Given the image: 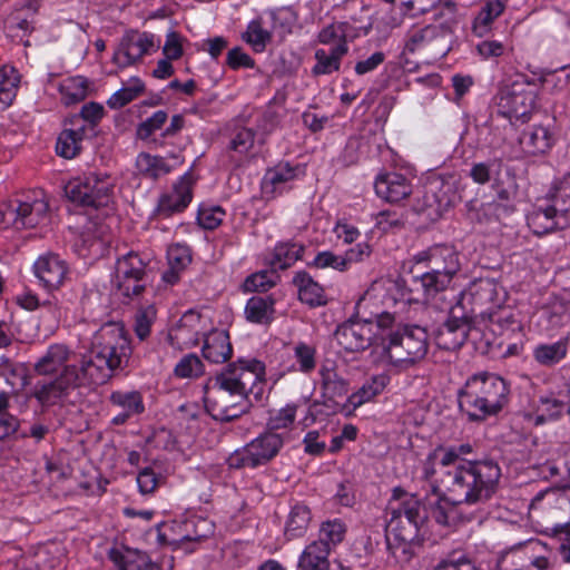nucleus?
Segmentation results:
<instances>
[{"label":"nucleus","mask_w":570,"mask_h":570,"mask_svg":"<svg viewBox=\"0 0 570 570\" xmlns=\"http://www.w3.org/2000/svg\"><path fill=\"white\" fill-rule=\"evenodd\" d=\"M468 443L436 446L420 462L417 478L436 497L431 502L429 519L441 527L453 528L461 521L459 504L485 502L495 493L501 469L494 461H470Z\"/></svg>","instance_id":"nucleus-1"},{"label":"nucleus","mask_w":570,"mask_h":570,"mask_svg":"<svg viewBox=\"0 0 570 570\" xmlns=\"http://www.w3.org/2000/svg\"><path fill=\"white\" fill-rule=\"evenodd\" d=\"M131 354L128 335L121 324H104L92 336L88 354L81 356L80 368L89 383H106L115 370L126 364Z\"/></svg>","instance_id":"nucleus-2"},{"label":"nucleus","mask_w":570,"mask_h":570,"mask_svg":"<svg viewBox=\"0 0 570 570\" xmlns=\"http://www.w3.org/2000/svg\"><path fill=\"white\" fill-rule=\"evenodd\" d=\"M509 389L497 374L481 372L471 375L458 392L459 406L471 420L497 415L508 403Z\"/></svg>","instance_id":"nucleus-3"},{"label":"nucleus","mask_w":570,"mask_h":570,"mask_svg":"<svg viewBox=\"0 0 570 570\" xmlns=\"http://www.w3.org/2000/svg\"><path fill=\"white\" fill-rule=\"evenodd\" d=\"M415 266L426 271L413 277V283L426 299L448 288L461 268L459 253L451 246L435 245L412 256Z\"/></svg>","instance_id":"nucleus-4"},{"label":"nucleus","mask_w":570,"mask_h":570,"mask_svg":"<svg viewBox=\"0 0 570 570\" xmlns=\"http://www.w3.org/2000/svg\"><path fill=\"white\" fill-rule=\"evenodd\" d=\"M404 304L403 292L391 278L374 281L356 302V317L373 320L381 333L389 334L399 320L397 306Z\"/></svg>","instance_id":"nucleus-5"},{"label":"nucleus","mask_w":570,"mask_h":570,"mask_svg":"<svg viewBox=\"0 0 570 570\" xmlns=\"http://www.w3.org/2000/svg\"><path fill=\"white\" fill-rule=\"evenodd\" d=\"M428 334L420 326L396 322L381 343V362L397 371H404L423 360L428 353Z\"/></svg>","instance_id":"nucleus-6"},{"label":"nucleus","mask_w":570,"mask_h":570,"mask_svg":"<svg viewBox=\"0 0 570 570\" xmlns=\"http://www.w3.org/2000/svg\"><path fill=\"white\" fill-rule=\"evenodd\" d=\"M391 518L386 527V540L390 546L400 544L403 552L409 546L420 540L421 529L426 519L420 500L414 495H406L390 503Z\"/></svg>","instance_id":"nucleus-7"},{"label":"nucleus","mask_w":570,"mask_h":570,"mask_svg":"<svg viewBox=\"0 0 570 570\" xmlns=\"http://www.w3.org/2000/svg\"><path fill=\"white\" fill-rule=\"evenodd\" d=\"M117 179L106 171L75 177L65 187L66 196L83 206H107L114 198Z\"/></svg>","instance_id":"nucleus-8"},{"label":"nucleus","mask_w":570,"mask_h":570,"mask_svg":"<svg viewBox=\"0 0 570 570\" xmlns=\"http://www.w3.org/2000/svg\"><path fill=\"white\" fill-rule=\"evenodd\" d=\"M538 94L532 82L523 77L504 83L494 100L498 112L513 121H527L535 108Z\"/></svg>","instance_id":"nucleus-9"},{"label":"nucleus","mask_w":570,"mask_h":570,"mask_svg":"<svg viewBox=\"0 0 570 570\" xmlns=\"http://www.w3.org/2000/svg\"><path fill=\"white\" fill-rule=\"evenodd\" d=\"M265 365L256 358H240L217 376V382L230 387L246 400L253 394L256 399L263 393Z\"/></svg>","instance_id":"nucleus-10"},{"label":"nucleus","mask_w":570,"mask_h":570,"mask_svg":"<svg viewBox=\"0 0 570 570\" xmlns=\"http://www.w3.org/2000/svg\"><path fill=\"white\" fill-rule=\"evenodd\" d=\"M283 444L284 440L281 434L272 431L263 433L229 454L227 464L232 469H255L275 458Z\"/></svg>","instance_id":"nucleus-11"},{"label":"nucleus","mask_w":570,"mask_h":570,"mask_svg":"<svg viewBox=\"0 0 570 570\" xmlns=\"http://www.w3.org/2000/svg\"><path fill=\"white\" fill-rule=\"evenodd\" d=\"M387 334L381 333L373 320L356 317L342 324L335 332L340 346L348 352H361L372 346L381 355V343Z\"/></svg>","instance_id":"nucleus-12"},{"label":"nucleus","mask_w":570,"mask_h":570,"mask_svg":"<svg viewBox=\"0 0 570 570\" xmlns=\"http://www.w3.org/2000/svg\"><path fill=\"white\" fill-rule=\"evenodd\" d=\"M89 384L80 367L75 370L69 366L55 380L37 382L32 395L42 406H52L65 402L76 387Z\"/></svg>","instance_id":"nucleus-13"},{"label":"nucleus","mask_w":570,"mask_h":570,"mask_svg":"<svg viewBox=\"0 0 570 570\" xmlns=\"http://www.w3.org/2000/svg\"><path fill=\"white\" fill-rule=\"evenodd\" d=\"M204 403L210 416L217 421H232L248 411L249 402L239 393L222 382L215 381L214 385L205 392Z\"/></svg>","instance_id":"nucleus-14"},{"label":"nucleus","mask_w":570,"mask_h":570,"mask_svg":"<svg viewBox=\"0 0 570 570\" xmlns=\"http://www.w3.org/2000/svg\"><path fill=\"white\" fill-rule=\"evenodd\" d=\"M503 288L492 278L480 277L472 281L459 295L455 305L466 306L481 317L482 309H492L504 302Z\"/></svg>","instance_id":"nucleus-15"},{"label":"nucleus","mask_w":570,"mask_h":570,"mask_svg":"<svg viewBox=\"0 0 570 570\" xmlns=\"http://www.w3.org/2000/svg\"><path fill=\"white\" fill-rule=\"evenodd\" d=\"M208 316L189 309L169 328L168 342L178 350L195 347L210 328Z\"/></svg>","instance_id":"nucleus-16"},{"label":"nucleus","mask_w":570,"mask_h":570,"mask_svg":"<svg viewBox=\"0 0 570 570\" xmlns=\"http://www.w3.org/2000/svg\"><path fill=\"white\" fill-rule=\"evenodd\" d=\"M146 266V259L138 253L129 252L118 258L114 282L122 296L132 297L142 292Z\"/></svg>","instance_id":"nucleus-17"},{"label":"nucleus","mask_w":570,"mask_h":570,"mask_svg":"<svg viewBox=\"0 0 570 570\" xmlns=\"http://www.w3.org/2000/svg\"><path fill=\"white\" fill-rule=\"evenodd\" d=\"M471 311L453 305L446 321L436 330L435 342L440 348L455 350L463 345L471 330Z\"/></svg>","instance_id":"nucleus-18"},{"label":"nucleus","mask_w":570,"mask_h":570,"mask_svg":"<svg viewBox=\"0 0 570 570\" xmlns=\"http://www.w3.org/2000/svg\"><path fill=\"white\" fill-rule=\"evenodd\" d=\"M159 43L155 36L148 32H127L119 41L112 62L119 68H127L139 61L145 55L156 51Z\"/></svg>","instance_id":"nucleus-19"},{"label":"nucleus","mask_w":570,"mask_h":570,"mask_svg":"<svg viewBox=\"0 0 570 570\" xmlns=\"http://www.w3.org/2000/svg\"><path fill=\"white\" fill-rule=\"evenodd\" d=\"M195 178L191 170L181 175L170 190L160 195L155 213L161 217H170L184 212L193 199V187Z\"/></svg>","instance_id":"nucleus-20"},{"label":"nucleus","mask_w":570,"mask_h":570,"mask_svg":"<svg viewBox=\"0 0 570 570\" xmlns=\"http://www.w3.org/2000/svg\"><path fill=\"white\" fill-rule=\"evenodd\" d=\"M81 357L65 344H51L46 353L35 363V371L39 375H51L73 367L79 370Z\"/></svg>","instance_id":"nucleus-21"},{"label":"nucleus","mask_w":570,"mask_h":570,"mask_svg":"<svg viewBox=\"0 0 570 570\" xmlns=\"http://www.w3.org/2000/svg\"><path fill=\"white\" fill-rule=\"evenodd\" d=\"M39 283L49 291L59 288L69 274V266L58 254L40 255L32 266Z\"/></svg>","instance_id":"nucleus-22"},{"label":"nucleus","mask_w":570,"mask_h":570,"mask_svg":"<svg viewBox=\"0 0 570 570\" xmlns=\"http://www.w3.org/2000/svg\"><path fill=\"white\" fill-rule=\"evenodd\" d=\"M303 174L298 166H291L288 163H279L269 168L262 180V193L266 199L282 195L292 183Z\"/></svg>","instance_id":"nucleus-23"},{"label":"nucleus","mask_w":570,"mask_h":570,"mask_svg":"<svg viewBox=\"0 0 570 570\" xmlns=\"http://www.w3.org/2000/svg\"><path fill=\"white\" fill-rule=\"evenodd\" d=\"M88 135V126L79 121L78 118H71L57 138V155L66 159L75 158L80 154L83 140Z\"/></svg>","instance_id":"nucleus-24"},{"label":"nucleus","mask_w":570,"mask_h":570,"mask_svg":"<svg viewBox=\"0 0 570 570\" xmlns=\"http://www.w3.org/2000/svg\"><path fill=\"white\" fill-rule=\"evenodd\" d=\"M48 209L45 198H36L32 202L19 203L16 208L9 209L7 215L16 228H31L46 220Z\"/></svg>","instance_id":"nucleus-25"},{"label":"nucleus","mask_w":570,"mask_h":570,"mask_svg":"<svg viewBox=\"0 0 570 570\" xmlns=\"http://www.w3.org/2000/svg\"><path fill=\"white\" fill-rule=\"evenodd\" d=\"M564 413V403L554 395L541 396L531 410L522 413L529 425H543L560 420Z\"/></svg>","instance_id":"nucleus-26"},{"label":"nucleus","mask_w":570,"mask_h":570,"mask_svg":"<svg viewBox=\"0 0 570 570\" xmlns=\"http://www.w3.org/2000/svg\"><path fill=\"white\" fill-rule=\"evenodd\" d=\"M203 341L202 354L208 362L222 364L230 358L233 348L226 331L214 328L210 324V328L204 335Z\"/></svg>","instance_id":"nucleus-27"},{"label":"nucleus","mask_w":570,"mask_h":570,"mask_svg":"<svg viewBox=\"0 0 570 570\" xmlns=\"http://www.w3.org/2000/svg\"><path fill=\"white\" fill-rule=\"evenodd\" d=\"M374 188L376 195L389 203H399L412 193L410 181L397 173L380 175L375 180Z\"/></svg>","instance_id":"nucleus-28"},{"label":"nucleus","mask_w":570,"mask_h":570,"mask_svg":"<svg viewBox=\"0 0 570 570\" xmlns=\"http://www.w3.org/2000/svg\"><path fill=\"white\" fill-rule=\"evenodd\" d=\"M170 531L173 532L171 541L181 543L207 538L213 533V525L207 519L190 517L184 520H175L170 525Z\"/></svg>","instance_id":"nucleus-29"},{"label":"nucleus","mask_w":570,"mask_h":570,"mask_svg":"<svg viewBox=\"0 0 570 570\" xmlns=\"http://www.w3.org/2000/svg\"><path fill=\"white\" fill-rule=\"evenodd\" d=\"M519 142L525 155L539 156L547 154L552 148L554 137L548 127L534 125L523 130Z\"/></svg>","instance_id":"nucleus-30"},{"label":"nucleus","mask_w":570,"mask_h":570,"mask_svg":"<svg viewBox=\"0 0 570 570\" xmlns=\"http://www.w3.org/2000/svg\"><path fill=\"white\" fill-rule=\"evenodd\" d=\"M348 52V46L346 41L336 43L326 49H316L314 53L315 65L312 68L314 76H325L336 72L341 68L342 59Z\"/></svg>","instance_id":"nucleus-31"},{"label":"nucleus","mask_w":570,"mask_h":570,"mask_svg":"<svg viewBox=\"0 0 570 570\" xmlns=\"http://www.w3.org/2000/svg\"><path fill=\"white\" fill-rule=\"evenodd\" d=\"M173 164H169L160 156L141 153L136 158L137 171L150 179H158L181 165L183 160L179 156H173Z\"/></svg>","instance_id":"nucleus-32"},{"label":"nucleus","mask_w":570,"mask_h":570,"mask_svg":"<svg viewBox=\"0 0 570 570\" xmlns=\"http://www.w3.org/2000/svg\"><path fill=\"white\" fill-rule=\"evenodd\" d=\"M547 199L550 206L562 218L563 223H570V174L556 179L548 193Z\"/></svg>","instance_id":"nucleus-33"},{"label":"nucleus","mask_w":570,"mask_h":570,"mask_svg":"<svg viewBox=\"0 0 570 570\" xmlns=\"http://www.w3.org/2000/svg\"><path fill=\"white\" fill-rule=\"evenodd\" d=\"M505 9V2L502 0H489L487 1L478 14L474 17L472 22V32L479 38H483L489 35L492 30V24L497 18H499Z\"/></svg>","instance_id":"nucleus-34"},{"label":"nucleus","mask_w":570,"mask_h":570,"mask_svg":"<svg viewBox=\"0 0 570 570\" xmlns=\"http://www.w3.org/2000/svg\"><path fill=\"white\" fill-rule=\"evenodd\" d=\"M320 376L321 390L324 397L334 400L347 393L348 383L337 373V370L333 363H324L320 368Z\"/></svg>","instance_id":"nucleus-35"},{"label":"nucleus","mask_w":570,"mask_h":570,"mask_svg":"<svg viewBox=\"0 0 570 570\" xmlns=\"http://www.w3.org/2000/svg\"><path fill=\"white\" fill-rule=\"evenodd\" d=\"M528 225L534 234L542 235L554 230L558 227H564L568 223H563L560 215L549 205L538 207L527 217Z\"/></svg>","instance_id":"nucleus-36"},{"label":"nucleus","mask_w":570,"mask_h":570,"mask_svg":"<svg viewBox=\"0 0 570 570\" xmlns=\"http://www.w3.org/2000/svg\"><path fill=\"white\" fill-rule=\"evenodd\" d=\"M246 320L255 324H268L275 316V299L272 296H253L244 309Z\"/></svg>","instance_id":"nucleus-37"},{"label":"nucleus","mask_w":570,"mask_h":570,"mask_svg":"<svg viewBox=\"0 0 570 570\" xmlns=\"http://www.w3.org/2000/svg\"><path fill=\"white\" fill-rule=\"evenodd\" d=\"M298 289V298L309 306H320L326 303L323 287L307 273L299 272L293 279Z\"/></svg>","instance_id":"nucleus-38"},{"label":"nucleus","mask_w":570,"mask_h":570,"mask_svg":"<svg viewBox=\"0 0 570 570\" xmlns=\"http://www.w3.org/2000/svg\"><path fill=\"white\" fill-rule=\"evenodd\" d=\"M481 318L497 325L503 332H519L522 328L517 313L509 306L500 304L492 309H482Z\"/></svg>","instance_id":"nucleus-39"},{"label":"nucleus","mask_w":570,"mask_h":570,"mask_svg":"<svg viewBox=\"0 0 570 570\" xmlns=\"http://www.w3.org/2000/svg\"><path fill=\"white\" fill-rule=\"evenodd\" d=\"M60 101L65 106H71L85 100L89 91V81L82 76L68 77L58 86Z\"/></svg>","instance_id":"nucleus-40"},{"label":"nucleus","mask_w":570,"mask_h":570,"mask_svg":"<svg viewBox=\"0 0 570 570\" xmlns=\"http://www.w3.org/2000/svg\"><path fill=\"white\" fill-rule=\"evenodd\" d=\"M331 550L323 542H312L302 552L298 567L301 570H328Z\"/></svg>","instance_id":"nucleus-41"},{"label":"nucleus","mask_w":570,"mask_h":570,"mask_svg":"<svg viewBox=\"0 0 570 570\" xmlns=\"http://www.w3.org/2000/svg\"><path fill=\"white\" fill-rule=\"evenodd\" d=\"M311 520V511L306 505H294L288 513L284 529V534L287 540L303 537L308 529Z\"/></svg>","instance_id":"nucleus-42"},{"label":"nucleus","mask_w":570,"mask_h":570,"mask_svg":"<svg viewBox=\"0 0 570 570\" xmlns=\"http://www.w3.org/2000/svg\"><path fill=\"white\" fill-rule=\"evenodd\" d=\"M533 360L541 366L552 367L567 356L564 342L539 343L532 350Z\"/></svg>","instance_id":"nucleus-43"},{"label":"nucleus","mask_w":570,"mask_h":570,"mask_svg":"<svg viewBox=\"0 0 570 570\" xmlns=\"http://www.w3.org/2000/svg\"><path fill=\"white\" fill-rule=\"evenodd\" d=\"M389 383V376L380 374L366 381L355 393H352L347 402L356 409L366 402L373 400L376 395L381 394Z\"/></svg>","instance_id":"nucleus-44"},{"label":"nucleus","mask_w":570,"mask_h":570,"mask_svg":"<svg viewBox=\"0 0 570 570\" xmlns=\"http://www.w3.org/2000/svg\"><path fill=\"white\" fill-rule=\"evenodd\" d=\"M20 83L19 71L12 66L0 68V108H8L14 100Z\"/></svg>","instance_id":"nucleus-45"},{"label":"nucleus","mask_w":570,"mask_h":570,"mask_svg":"<svg viewBox=\"0 0 570 570\" xmlns=\"http://www.w3.org/2000/svg\"><path fill=\"white\" fill-rule=\"evenodd\" d=\"M439 35L440 30L435 26H425L423 28L413 29L407 33L404 51L409 53L419 52L436 41Z\"/></svg>","instance_id":"nucleus-46"},{"label":"nucleus","mask_w":570,"mask_h":570,"mask_svg":"<svg viewBox=\"0 0 570 570\" xmlns=\"http://www.w3.org/2000/svg\"><path fill=\"white\" fill-rule=\"evenodd\" d=\"M110 558L120 570H144L147 567V556L135 549H114Z\"/></svg>","instance_id":"nucleus-47"},{"label":"nucleus","mask_w":570,"mask_h":570,"mask_svg":"<svg viewBox=\"0 0 570 570\" xmlns=\"http://www.w3.org/2000/svg\"><path fill=\"white\" fill-rule=\"evenodd\" d=\"M302 245L295 243H279L275 246L271 261L274 269H285L297 262L303 253Z\"/></svg>","instance_id":"nucleus-48"},{"label":"nucleus","mask_w":570,"mask_h":570,"mask_svg":"<svg viewBox=\"0 0 570 570\" xmlns=\"http://www.w3.org/2000/svg\"><path fill=\"white\" fill-rule=\"evenodd\" d=\"M541 548H546V544L539 540H530L527 543L520 546L513 550L508 558L522 559V556H527L528 563L538 570H547L550 568V560L544 556H535Z\"/></svg>","instance_id":"nucleus-49"},{"label":"nucleus","mask_w":570,"mask_h":570,"mask_svg":"<svg viewBox=\"0 0 570 570\" xmlns=\"http://www.w3.org/2000/svg\"><path fill=\"white\" fill-rule=\"evenodd\" d=\"M144 90V82L139 78L132 77L124 87L110 96L107 100V105L111 109L121 108L139 97Z\"/></svg>","instance_id":"nucleus-50"},{"label":"nucleus","mask_w":570,"mask_h":570,"mask_svg":"<svg viewBox=\"0 0 570 570\" xmlns=\"http://www.w3.org/2000/svg\"><path fill=\"white\" fill-rule=\"evenodd\" d=\"M316 347L305 342H298L293 347V368L303 374L312 373L316 367Z\"/></svg>","instance_id":"nucleus-51"},{"label":"nucleus","mask_w":570,"mask_h":570,"mask_svg":"<svg viewBox=\"0 0 570 570\" xmlns=\"http://www.w3.org/2000/svg\"><path fill=\"white\" fill-rule=\"evenodd\" d=\"M110 403L131 416L145 410L142 396L137 391H115L110 394Z\"/></svg>","instance_id":"nucleus-52"},{"label":"nucleus","mask_w":570,"mask_h":570,"mask_svg":"<svg viewBox=\"0 0 570 570\" xmlns=\"http://www.w3.org/2000/svg\"><path fill=\"white\" fill-rule=\"evenodd\" d=\"M272 31L263 27V20H252L246 31L243 33V39L246 41L256 52H263L271 41Z\"/></svg>","instance_id":"nucleus-53"},{"label":"nucleus","mask_w":570,"mask_h":570,"mask_svg":"<svg viewBox=\"0 0 570 570\" xmlns=\"http://www.w3.org/2000/svg\"><path fill=\"white\" fill-rule=\"evenodd\" d=\"M493 188L498 199L507 204L513 203L519 194V185L517 183V178L510 170H507L504 175L497 173Z\"/></svg>","instance_id":"nucleus-54"},{"label":"nucleus","mask_w":570,"mask_h":570,"mask_svg":"<svg viewBox=\"0 0 570 570\" xmlns=\"http://www.w3.org/2000/svg\"><path fill=\"white\" fill-rule=\"evenodd\" d=\"M204 371L202 360L194 353L184 355L174 367V374L179 379H197Z\"/></svg>","instance_id":"nucleus-55"},{"label":"nucleus","mask_w":570,"mask_h":570,"mask_svg":"<svg viewBox=\"0 0 570 570\" xmlns=\"http://www.w3.org/2000/svg\"><path fill=\"white\" fill-rule=\"evenodd\" d=\"M272 31L279 37H285L291 33L292 27L295 23L294 12L289 8H279L268 12Z\"/></svg>","instance_id":"nucleus-56"},{"label":"nucleus","mask_w":570,"mask_h":570,"mask_svg":"<svg viewBox=\"0 0 570 570\" xmlns=\"http://www.w3.org/2000/svg\"><path fill=\"white\" fill-rule=\"evenodd\" d=\"M346 532L345 524L338 520L326 521L321 525L320 538L316 542L326 543L328 550L342 542Z\"/></svg>","instance_id":"nucleus-57"},{"label":"nucleus","mask_w":570,"mask_h":570,"mask_svg":"<svg viewBox=\"0 0 570 570\" xmlns=\"http://www.w3.org/2000/svg\"><path fill=\"white\" fill-rule=\"evenodd\" d=\"M226 212L218 205L203 204L198 209L197 222L204 229H215L225 219Z\"/></svg>","instance_id":"nucleus-58"},{"label":"nucleus","mask_w":570,"mask_h":570,"mask_svg":"<svg viewBox=\"0 0 570 570\" xmlns=\"http://www.w3.org/2000/svg\"><path fill=\"white\" fill-rule=\"evenodd\" d=\"M256 135L250 128L239 129L230 140V149L243 156H253L256 145Z\"/></svg>","instance_id":"nucleus-59"},{"label":"nucleus","mask_w":570,"mask_h":570,"mask_svg":"<svg viewBox=\"0 0 570 570\" xmlns=\"http://www.w3.org/2000/svg\"><path fill=\"white\" fill-rule=\"evenodd\" d=\"M9 394L0 393V440H3L16 433L19 428V420L8 413Z\"/></svg>","instance_id":"nucleus-60"},{"label":"nucleus","mask_w":570,"mask_h":570,"mask_svg":"<svg viewBox=\"0 0 570 570\" xmlns=\"http://www.w3.org/2000/svg\"><path fill=\"white\" fill-rule=\"evenodd\" d=\"M311 265L320 269L332 268L337 272H346L348 269L345 256L334 254L331 250L317 253Z\"/></svg>","instance_id":"nucleus-61"},{"label":"nucleus","mask_w":570,"mask_h":570,"mask_svg":"<svg viewBox=\"0 0 570 570\" xmlns=\"http://www.w3.org/2000/svg\"><path fill=\"white\" fill-rule=\"evenodd\" d=\"M105 116V108L99 102H88L81 107L80 114L72 118H78L79 121L88 126V134L94 132L96 126Z\"/></svg>","instance_id":"nucleus-62"},{"label":"nucleus","mask_w":570,"mask_h":570,"mask_svg":"<svg viewBox=\"0 0 570 570\" xmlns=\"http://www.w3.org/2000/svg\"><path fill=\"white\" fill-rule=\"evenodd\" d=\"M297 405L287 403L285 406L273 412L268 419L269 430H281L289 428L296 417Z\"/></svg>","instance_id":"nucleus-63"},{"label":"nucleus","mask_w":570,"mask_h":570,"mask_svg":"<svg viewBox=\"0 0 570 570\" xmlns=\"http://www.w3.org/2000/svg\"><path fill=\"white\" fill-rule=\"evenodd\" d=\"M429 189L435 195V202L440 208H446L456 200V193L449 181L433 180L430 183Z\"/></svg>","instance_id":"nucleus-64"}]
</instances>
